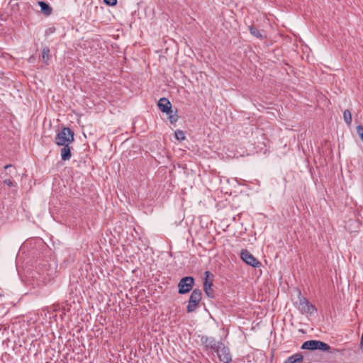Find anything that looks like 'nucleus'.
<instances>
[{"instance_id":"dca6fc26","label":"nucleus","mask_w":363,"mask_h":363,"mask_svg":"<svg viewBox=\"0 0 363 363\" xmlns=\"http://www.w3.org/2000/svg\"><path fill=\"white\" fill-rule=\"evenodd\" d=\"M330 346L324 342H322V341H320L318 340V350H322V351H324V352H330Z\"/></svg>"},{"instance_id":"7ed1b4c3","label":"nucleus","mask_w":363,"mask_h":363,"mask_svg":"<svg viewBox=\"0 0 363 363\" xmlns=\"http://www.w3.org/2000/svg\"><path fill=\"white\" fill-rule=\"evenodd\" d=\"M194 285V279L192 277L182 278L178 284V292L179 294H185L191 291Z\"/></svg>"},{"instance_id":"f3484780","label":"nucleus","mask_w":363,"mask_h":363,"mask_svg":"<svg viewBox=\"0 0 363 363\" xmlns=\"http://www.w3.org/2000/svg\"><path fill=\"white\" fill-rule=\"evenodd\" d=\"M343 118H344L345 122L347 125H350L351 124V123H352V114H351V112L350 111V110H348V109L345 110V111L343 113Z\"/></svg>"},{"instance_id":"4468645a","label":"nucleus","mask_w":363,"mask_h":363,"mask_svg":"<svg viewBox=\"0 0 363 363\" xmlns=\"http://www.w3.org/2000/svg\"><path fill=\"white\" fill-rule=\"evenodd\" d=\"M168 115V118L171 123H175L179 118V116L177 115V111L175 110L174 111L171 108V112H169V113H167Z\"/></svg>"},{"instance_id":"4be33fe9","label":"nucleus","mask_w":363,"mask_h":363,"mask_svg":"<svg viewBox=\"0 0 363 363\" xmlns=\"http://www.w3.org/2000/svg\"><path fill=\"white\" fill-rule=\"evenodd\" d=\"M357 131L359 135H360V133H362V132H363V126L361 125H357Z\"/></svg>"},{"instance_id":"0eeeda50","label":"nucleus","mask_w":363,"mask_h":363,"mask_svg":"<svg viewBox=\"0 0 363 363\" xmlns=\"http://www.w3.org/2000/svg\"><path fill=\"white\" fill-rule=\"evenodd\" d=\"M299 310L303 313L313 314L317 311L316 308L303 297L299 298Z\"/></svg>"},{"instance_id":"6e6552de","label":"nucleus","mask_w":363,"mask_h":363,"mask_svg":"<svg viewBox=\"0 0 363 363\" xmlns=\"http://www.w3.org/2000/svg\"><path fill=\"white\" fill-rule=\"evenodd\" d=\"M158 107L160 110L166 113H169V112H171L172 108V104L170 101L166 99V98H162L158 101Z\"/></svg>"},{"instance_id":"6ab92c4d","label":"nucleus","mask_w":363,"mask_h":363,"mask_svg":"<svg viewBox=\"0 0 363 363\" xmlns=\"http://www.w3.org/2000/svg\"><path fill=\"white\" fill-rule=\"evenodd\" d=\"M50 55V49L48 47L43 48L42 50V57L43 60L48 64Z\"/></svg>"},{"instance_id":"39448f33","label":"nucleus","mask_w":363,"mask_h":363,"mask_svg":"<svg viewBox=\"0 0 363 363\" xmlns=\"http://www.w3.org/2000/svg\"><path fill=\"white\" fill-rule=\"evenodd\" d=\"M240 257L247 264L253 267H259L261 265V263L247 250L241 251Z\"/></svg>"},{"instance_id":"9d476101","label":"nucleus","mask_w":363,"mask_h":363,"mask_svg":"<svg viewBox=\"0 0 363 363\" xmlns=\"http://www.w3.org/2000/svg\"><path fill=\"white\" fill-rule=\"evenodd\" d=\"M303 360V354L301 352H297L289 357L284 363H302Z\"/></svg>"},{"instance_id":"423d86ee","label":"nucleus","mask_w":363,"mask_h":363,"mask_svg":"<svg viewBox=\"0 0 363 363\" xmlns=\"http://www.w3.org/2000/svg\"><path fill=\"white\" fill-rule=\"evenodd\" d=\"M201 341L206 349H209L213 352L218 350V348L223 343L222 342L216 341L213 337H208L207 336H202Z\"/></svg>"},{"instance_id":"b1692460","label":"nucleus","mask_w":363,"mask_h":363,"mask_svg":"<svg viewBox=\"0 0 363 363\" xmlns=\"http://www.w3.org/2000/svg\"><path fill=\"white\" fill-rule=\"evenodd\" d=\"M11 167V164H6L4 166V169H8Z\"/></svg>"},{"instance_id":"5701e85b","label":"nucleus","mask_w":363,"mask_h":363,"mask_svg":"<svg viewBox=\"0 0 363 363\" xmlns=\"http://www.w3.org/2000/svg\"><path fill=\"white\" fill-rule=\"evenodd\" d=\"M55 28H50L48 30H46V33H53L55 32Z\"/></svg>"},{"instance_id":"a211bd4d","label":"nucleus","mask_w":363,"mask_h":363,"mask_svg":"<svg viewBox=\"0 0 363 363\" xmlns=\"http://www.w3.org/2000/svg\"><path fill=\"white\" fill-rule=\"evenodd\" d=\"M174 135L177 140L179 141H183L186 139L185 134L184 131L181 130H177L174 132Z\"/></svg>"},{"instance_id":"aec40b11","label":"nucleus","mask_w":363,"mask_h":363,"mask_svg":"<svg viewBox=\"0 0 363 363\" xmlns=\"http://www.w3.org/2000/svg\"><path fill=\"white\" fill-rule=\"evenodd\" d=\"M4 183L9 187L15 186L14 183L9 179H5Z\"/></svg>"},{"instance_id":"f8f14e48","label":"nucleus","mask_w":363,"mask_h":363,"mask_svg":"<svg viewBox=\"0 0 363 363\" xmlns=\"http://www.w3.org/2000/svg\"><path fill=\"white\" fill-rule=\"evenodd\" d=\"M205 275H206V277H205V282H204V286H203L204 291L208 297H212V294H211L210 290L211 289V286H212L213 284L211 281L208 282V277H209V272L206 271L205 272Z\"/></svg>"},{"instance_id":"412c9836","label":"nucleus","mask_w":363,"mask_h":363,"mask_svg":"<svg viewBox=\"0 0 363 363\" xmlns=\"http://www.w3.org/2000/svg\"><path fill=\"white\" fill-rule=\"evenodd\" d=\"M104 2L109 6H114L117 4V0H104Z\"/></svg>"},{"instance_id":"1a4fd4ad","label":"nucleus","mask_w":363,"mask_h":363,"mask_svg":"<svg viewBox=\"0 0 363 363\" xmlns=\"http://www.w3.org/2000/svg\"><path fill=\"white\" fill-rule=\"evenodd\" d=\"M318 340H311L304 342L301 345L302 350H318Z\"/></svg>"},{"instance_id":"f257e3e1","label":"nucleus","mask_w":363,"mask_h":363,"mask_svg":"<svg viewBox=\"0 0 363 363\" xmlns=\"http://www.w3.org/2000/svg\"><path fill=\"white\" fill-rule=\"evenodd\" d=\"M74 140V132L69 128L65 127L56 135L55 143L57 145H69Z\"/></svg>"},{"instance_id":"9b49d317","label":"nucleus","mask_w":363,"mask_h":363,"mask_svg":"<svg viewBox=\"0 0 363 363\" xmlns=\"http://www.w3.org/2000/svg\"><path fill=\"white\" fill-rule=\"evenodd\" d=\"M62 146V148L61 149V159L63 161L69 160L72 156L69 145H64Z\"/></svg>"},{"instance_id":"393cba45","label":"nucleus","mask_w":363,"mask_h":363,"mask_svg":"<svg viewBox=\"0 0 363 363\" xmlns=\"http://www.w3.org/2000/svg\"><path fill=\"white\" fill-rule=\"evenodd\" d=\"M359 136H360L361 139L363 140V132H362V133H360Z\"/></svg>"},{"instance_id":"f03ea898","label":"nucleus","mask_w":363,"mask_h":363,"mask_svg":"<svg viewBox=\"0 0 363 363\" xmlns=\"http://www.w3.org/2000/svg\"><path fill=\"white\" fill-rule=\"evenodd\" d=\"M202 298L201 291L199 289H195L192 291L189 297L186 311L188 313L194 312L198 307Z\"/></svg>"},{"instance_id":"20e7f679","label":"nucleus","mask_w":363,"mask_h":363,"mask_svg":"<svg viewBox=\"0 0 363 363\" xmlns=\"http://www.w3.org/2000/svg\"><path fill=\"white\" fill-rule=\"evenodd\" d=\"M219 360L223 363H230L232 361V356L230 350L223 343L215 352Z\"/></svg>"},{"instance_id":"ddd939ff","label":"nucleus","mask_w":363,"mask_h":363,"mask_svg":"<svg viewBox=\"0 0 363 363\" xmlns=\"http://www.w3.org/2000/svg\"><path fill=\"white\" fill-rule=\"evenodd\" d=\"M38 4L40 6L42 13L45 16H50L52 13V9L48 4L44 1H38Z\"/></svg>"},{"instance_id":"2eb2a0df","label":"nucleus","mask_w":363,"mask_h":363,"mask_svg":"<svg viewBox=\"0 0 363 363\" xmlns=\"http://www.w3.org/2000/svg\"><path fill=\"white\" fill-rule=\"evenodd\" d=\"M249 30L252 35L255 36L257 38H262V35L256 27L251 26H250Z\"/></svg>"},{"instance_id":"a878e982","label":"nucleus","mask_w":363,"mask_h":363,"mask_svg":"<svg viewBox=\"0 0 363 363\" xmlns=\"http://www.w3.org/2000/svg\"><path fill=\"white\" fill-rule=\"evenodd\" d=\"M360 344H361V350H362V351L363 352V343H360Z\"/></svg>"}]
</instances>
